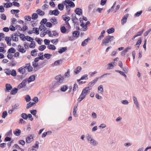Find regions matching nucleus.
Here are the masks:
<instances>
[{"mask_svg": "<svg viewBox=\"0 0 151 151\" xmlns=\"http://www.w3.org/2000/svg\"><path fill=\"white\" fill-rule=\"evenodd\" d=\"M37 52V50L36 49H34L32 50L31 52V54L32 56L35 57L37 56V54L36 53L35 54V53L36 52Z\"/></svg>", "mask_w": 151, "mask_h": 151, "instance_id": "ea45409f", "label": "nucleus"}, {"mask_svg": "<svg viewBox=\"0 0 151 151\" xmlns=\"http://www.w3.org/2000/svg\"><path fill=\"white\" fill-rule=\"evenodd\" d=\"M58 7L60 10H62L63 9L64 6L62 4H59L58 5Z\"/></svg>", "mask_w": 151, "mask_h": 151, "instance_id": "8fccbe9b", "label": "nucleus"}, {"mask_svg": "<svg viewBox=\"0 0 151 151\" xmlns=\"http://www.w3.org/2000/svg\"><path fill=\"white\" fill-rule=\"evenodd\" d=\"M25 99L27 102H28L31 100V98L29 95H27L25 97Z\"/></svg>", "mask_w": 151, "mask_h": 151, "instance_id": "6e6d98bb", "label": "nucleus"}, {"mask_svg": "<svg viewBox=\"0 0 151 151\" xmlns=\"http://www.w3.org/2000/svg\"><path fill=\"white\" fill-rule=\"evenodd\" d=\"M26 40L28 41L31 42L33 40V39L29 36H26Z\"/></svg>", "mask_w": 151, "mask_h": 151, "instance_id": "bf43d9fd", "label": "nucleus"}, {"mask_svg": "<svg viewBox=\"0 0 151 151\" xmlns=\"http://www.w3.org/2000/svg\"><path fill=\"white\" fill-rule=\"evenodd\" d=\"M39 144V143L38 142L36 141V143L35 144V145H33L32 147V148H37V149H38L39 148V145L38 144Z\"/></svg>", "mask_w": 151, "mask_h": 151, "instance_id": "0e129e2a", "label": "nucleus"}, {"mask_svg": "<svg viewBox=\"0 0 151 151\" xmlns=\"http://www.w3.org/2000/svg\"><path fill=\"white\" fill-rule=\"evenodd\" d=\"M114 39L115 38L113 36L108 35L102 40L101 45L102 46H109Z\"/></svg>", "mask_w": 151, "mask_h": 151, "instance_id": "f03ea898", "label": "nucleus"}, {"mask_svg": "<svg viewBox=\"0 0 151 151\" xmlns=\"http://www.w3.org/2000/svg\"><path fill=\"white\" fill-rule=\"evenodd\" d=\"M105 31L104 30H103L102 31L98 39V40H100L101 39L103 38L104 37V35L105 34Z\"/></svg>", "mask_w": 151, "mask_h": 151, "instance_id": "cd10ccee", "label": "nucleus"}, {"mask_svg": "<svg viewBox=\"0 0 151 151\" xmlns=\"http://www.w3.org/2000/svg\"><path fill=\"white\" fill-rule=\"evenodd\" d=\"M48 133H50V134H51L52 133V132L51 131H48L46 132H44L42 134V138L45 137L46 135Z\"/></svg>", "mask_w": 151, "mask_h": 151, "instance_id": "5fc2aeb1", "label": "nucleus"}, {"mask_svg": "<svg viewBox=\"0 0 151 151\" xmlns=\"http://www.w3.org/2000/svg\"><path fill=\"white\" fill-rule=\"evenodd\" d=\"M27 82V80L26 79L23 80L20 83L21 85L23 86V88H25L26 86Z\"/></svg>", "mask_w": 151, "mask_h": 151, "instance_id": "49530a36", "label": "nucleus"}, {"mask_svg": "<svg viewBox=\"0 0 151 151\" xmlns=\"http://www.w3.org/2000/svg\"><path fill=\"white\" fill-rule=\"evenodd\" d=\"M52 55L50 54L46 53L44 54V56L45 58H47V59H49L50 58Z\"/></svg>", "mask_w": 151, "mask_h": 151, "instance_id": "4d7b16f0", "label": "nucleus"}, {"mask_svg": "<svg viewBox=\"0 0 151 151\" xmlns=\"http://www.w3.org/2000/svg\"><path fill=\"white\" fill-rule=\"evenodd\" d=\"M67 47H62L58 50V52L59 53L61 54L63 52L66 51L67 50Z\"/></svg>", "mask_w": 151, "mask_h": 151, "instance_id": "c756f323", "label": "nucleus"}, {"mask_svg": "<svg viewBox=\"0 0 151 151\" xmlns=\"http://www.w3.org/2000/svg\"><path fill=\"white\" fill-rule=\"evenodd\" d=\"M46 48V46L45 45H42L38 47V49L39 50L41 51H43Z\"/></svg>", "mask_w": 151, "mask_h": 151, "instance_id": "58836bf2", "label": "nucleus"}, {"mask_svg": "<svg viewBox=\"0 0 151 151\" xmlns=\"http://www.w3.org/2000/svg\"><path fill=\"white\" fill-rule=\"evenodd\" d=\"M47 19L46 18H44L42 19V20L41 21L40 24L41 25H44L45 24H46V23L47 22Z\"/></svg>", "mask_w": 151, "mask_h": 151, "instance_id": "3c124183", "label": "nucleus"}, {"mask_svg": "<svg viewBox=\"0 0 151 151\" xmlns=\"http://www.w3.org/2000/svg\"><path fill=\"white\" fill-rule=\"evenodd\" d=\"M50 21L52 23L53 25H54L57 24L58 23L57 20L55 18V17H52V18L50 19Z\"/></svg>", "mask_w": 151, "mask_h": 151, "instance_id": "ddd939ff", "label": "nucleus"}, {"mask_svg": "<svg viewBox=\"0 0 151 151\" xmlns=\"http://www.w3.org/2000/svg\"><path fill=\"white\" fill-rule=\"evenodd\" d=\"M18 89L14 88L11 91V94L12 95H15L17 92Z\"/></svg>", "mask_w": 151, "mask_h": 151, "instance_id": "2f4dec72", "label": "nucleus"}, {"mask_svg": "<svg viewBox=\"0 0 151 151\" xmlns=\"http://www.w3.org/2000/svg\"><path fill=\"white\" fill-rule=\"evenodd\" d=\"M78 88V86L76 83H75L73 85V93L75 91H76Z\"/></svg>", "mask_w": 151, "mask_h": 151, "instance_id": "de8ad7c7", "label": "nucleus"}, {"mask_svg": "<svg viewBox=\"0 0 151 151\" xmlns=\"http://www.w3.org/2000/svg\"><path fill=\"white\" fill-rule=\"evenodd\" d=\"M71 16L72 18L71 20L73 23L75 22V20H78V19L76 17V14L74 13L72 14Z\"/></svg>", "mask_w": 151, "mask_h": 151, "instance_id": "a878e982", "label": "nucleus"}, {"mask_svg": "<svg viewBox=\"0 0 151 151\" xmlns=\"http://www.w3.org/2000/svg\"><path fill=\"white\" fill-rule=\"evenodd\" d=\"M31 42L29 45V47L30 48H34L35 47V42L34 41H31Z\"/></svg>", "mask_w": 151, "mask_h": 151, "instance_id": "37998d69", "label": "nucleus"}, {"mask_svg": "<svg viewBox=\"0 0 151 151\" xmlns=\"http://www.w3.org/2000/svg\"><path fill=\"white\" fill-rule=\"evenodd\" d=\"M21 117L24 119H27V114L26 113H23L21 114Z\"/></svg>", "mask_w": 151, "mask_h": 151, "instance_id": "864d4df0", "label": "nucleus"}, {"mask_svg": "<svg viewBox=\"0 0 151 151\" xmlns=\"http://www.w3.org/2000/svg\"><path fill=\"white\" fill-rule=\"evenodd\" d=\"M87 89H88L86 87L83 89L82 93L81 94V95H83L86 97L88 91V90Z\"/></svg>", "mask_w": 151, "mask_h": 151, "instance_id": "9b49d317", "label": "nucleus"}, {"mask_svg": "<svg viewBox=\"0 0 151 151\" xmlns=\"http://www.w3.org/2000/svg\"><path fill=\"white\" fill-rule=\"evenodd\" d=\"M12 76H15L17 75L16 72L14 70H13L12 71V73H11Z\"/></svg>", "mask_w": 151, "mask_h": 151, "instance_id": "e2e57ef3", "label": "nucleus"}, {"mask_svg": "<svg viewBox=\"0 0 151 151\" xmlns=\"http://www.w3.org/2000/svg\"><path fill=\"white\" fill-rule=\"evenodd\" d=\"M90 143L94 146L98 144V142L94 139H93L91 142H90Z\"/></svg>", "mask_w": 151, "mask_h": 151, "instance_id": "79ce46f5", "label": "nucleus"}, {"mask_svg": "<svg viewBox=\"0 0 151 151\" xmlns=\"http://www.w3.org/2000/svg\"><path fill=\"white\" fill-rule=\"evenodd\" d=\"M122 70L124 72V73H127L128 72V68L127 66H126L122 68Z\"/></svg>", "mask_w": 151, "mask_h": 151, "instance_id": "603ef678", "label": "nucleus"}, {"mask_svg": "<svg viewBox=\"0 0 151 151\" xmlns=\"http://www.w3.org/2000/svg\"><path fill=\"white\" fill-rule=\"evenodd\" d=\"M142 42V39L141 37H139L137 41L135 46H137V49L136 48V49H138L139 47V46L141 44Z\"/></svg>", "mask_w": 151, "mask_h": 151, "instance_id": "f8f14e48", "label": "nucleus"}, {"mask_svg": "<svg viewBox=\"0 0 151 151\" xmlns=\"http://www.w3.org/2000/svg\"><path fill=\"white\" fill-rule=\"evenodd\" d=\"M38 17V15L37 14L34 13L32 16V18L33 20H35Z\"/></svg>", "mask_w": 151, "mask_h": 151, "instance_id": "4c0bfd02", "label": "nucleus"}, {"mask_svg": "<svg viewBox=\"0 0 151 151\" xmlns=\"http://www.w3.org/2000/svg\"><path fill=\"white\" fill-rule=\"evenodd\" d=\"M18 47L19 48L18 50L19 51V52L23 53L25 52L26 50H24L23 47L22 48H21L22 47V46L20 45H18Z\"/></svg>", "mask_w": 151, "mask_h": 151, "instance_id": "5701e85b", "label": "nucleus"}, {"mask_svg": "<svg viewBox=\"0 0 151 151\" xmlns=\"http://www.w3.org/2000/svg\"><path fill=\"white\" fill-rule=\"evenodd\" d=\"M77 107V105H76L74 107L73 111V115L75 117H77L78 116V115L76 114V110Z\"/></svg>", "mask_w": 151, "mask_h": 151, "instance_id": "f3484780", "label": "nucleus"}, {"mask_svg": "<svg viewBox=\"0 0 151 151\" xmlns=\"http://www.w3.org/2000/svg\"><path fill=\"white\" fill-rule=\"evenodd\" d=\"M60 30L63 33H65L67 31V29L64 26H63L60 28Z\"/></svg>", "mask_w": 151, "mask_h": 151, "instance_id": "a19ab883", "label": "nucleus"}, {"mask_svg": "<svg viewBox=\"0 0 151 151\" xmlns=\"http://www.w3.org/2000/svg\"><path fill=\"white\" fill-rule=\"evenodd\" d=\"M98 90L99 93L102 94L104 91L103 86L102 85L99 86L98 87Z\"/></svg>", "mask_w": 151, "mask_h": 151, "instance_id": "4be33fe9", "label": "nucleus"}, {"mask_svg": "<svg viewBox=\"0 0 151 151\" xmlns=\"http://www.w3.org/2000/svg\"><path fill=\"white\" fill-rule=\"evenodd\" d=\"M5 91H9L12 88V87L11 85L9 84H6V85Z\"/></svg>", "mask_w": 151, "mask_h": 151, "instance_id": "2eb2a0df", "label": "nucleus"}, {"mask_svg": "<svg viewBox=\"0 0 151 151\" xmlns=\"http://www.w3.org/2000/svg\"><path fill=\"white\" fill-rule=\"evenodd\" d=\"M142 13V10L137 12L134 15V16L135 17H138L141 15V14Z\"/></svg>", "mask_w": 151, "mask_h": 151, "instance_id": "a18cd8bd", "label": "nucleus"}, {"mask_svg": "<svg viewBox=\"0 0 151 151\" xmlns=\"http://www.w3.org/2000/svg\"><path fill=\"white\" fill-rule=\"evenodd\" d=\"M78 15H82L83 14V12L82 9L80 8H77L74 11Z\"/></svg>", "mask_w": 151, "mask_h": 151, "instance_id": "0eeeda50", "label": "nucleus"}, {"mask_svg": "<svg viewBox=\"0 0 151 151\" xmlns=\"http://www.w3.org/2000/svg\"><path fill=\"white\" fill-rule=\"evenodd\" d=\"M44 41L45 45H48L50 43V41L49 40L47 39H45Z\"/></svg>", "mask_w": 151, "mask_h": 151, "instance_id": "338daca9", "label": "nucleus"}, {"mask_svg": "<svg viewBox=\"0 0 151 151\" xmlns=\"http://www.w3.org/2000/svg\"><path fill=\"white\" fill-rule=\"evenodd\" d=\"M60 13L59 11L57 9H55V10L52 11L50 10L49 11V14L50 15H54L55 16H58Z\"/></svg>", "mask_w": 151, "mask_h": 151, "instance_id": "20e7f679", "label": "nucleus"}, {"mask_svg": "<svg viewBox=\"0 0 151 151\" xmlns=\"http://www.w3.org/2000/svg\"><path fill=\"white\" fill-rule=\"evenodd\" d=\"M33 140V137L32 135H30V136H28L26 138V141L28 143H30Z\"/></svg>", "mask_w": 151, "mask_h": 151, "instance_id": "9d476101", "label": "nucleus"}, {"mask_svg": "<svg viewBox=\"0 0 151 151\" xmlns=\"http://www.w3.org/2000/svg\"><path fill=\"white\" fill-rule=\"evenodd\" d=\"M80 34V32L78 31H75L73 32V36L75 37H78Z\"/></svg>", "mask_w": 151, "mask_h": 151, "instance_id": "f704fd0d", "label": "nucleus"}, {"mask_svg": "<svg viewBox=\"0 0 151 151\" xmlns=\"http://www.w3.org/2000/svg\"><path fill=\"white\" fill-rule=\"evenodd\" d=\"M30 63H28L26 64V66L25 67H26V68L27 69L29 72H32L33 70L32 67L30 65Z\"/></svg>", "mask_w": 151, "mask_h": 151, "instance_id": "6e6552de", "label": "nucleus"}, {"mask_svg": "<svg viewBox=\"0 0 151 151\" xmlns=\"http://www.w3.org/2000/svg\"><path fill=\"white\" fill-rule=\"evenodd\" d=\"M13 5L15 6H17V7H19L20 6V5L16 1H13L12 2Z\"/></svg>", "mask_w": 151, "mask_h": 151, "instance_id": "69168bd1", "label": "nucleus"}, {"mask_svg": "<svg viewBox=\"0 0 151 151\" xmlns=\"http://www.w3.org/2000/svg\"><path fill=\"white\" fill-rule=\"evenodd\" d=\"M145 31V29H143L141 31H140L135 35L136 36L138 37L141 36L143 32Z\"/></svg>", "mask_w": 151, "mask_h": 151, "instance_id": "c03bdc74", "label": "nucleus"}, {"mask_svg": "<svg viewBox=\"0 0 151 151\" xmlns=\"http://www.w3.org/2000/svg\"><path fill=\"white\" fill-rule=\"evenodd\" d=\"M99 78V77H97L94 80H93L91 82L89 83L88 84V86L87 87L88 88H89L90 87L92 86L96 82L98 81Z\"/></svg>", "mask_w": 151, "mask_h": 151, "instance_id": "7ed1b4c3", "label": "nucleus"}, {"mask_svg": "<svg viewBox=\"0 0 151 151\" xmlns=\"http://www.w3.org/2000/svg\"><path fill=\"white\" fill-rule=\"evenodd\" d=\"M114 63H115L114 62H112L111 63H108L107 64V65L108 66L107 67V69H113L114 67V65H113V64H114Z\"/></svg>", "mask_w": 151, "mask_h": 151, "instance_id": "6ab92c4d", "label": "nucleus"}, {"mask_svg": "<svg viewBox=\"0 0 151 151\" xmlns=\"http://www.w3.org/2000/svg\"><path fill=\"white\" fill-rule=\"evenodd\" d=\"M21 133V131L20 129H17L15 132H14V134L16 136H19Z\"/></svg>", "mask_w": 151, "mask_h": 151, "instance_id": "412c9836", "label": "nucleus"}, {"mask_svg": "<svg viewBox=\"0 0 151 151\" xmlns=\"http://www.w3.org/2000/svg\"><path fill=\"white\" fill-rule=\"evenodd\" d=\"M20 38L23 41H24L26 40V38L25 37V35L23 34H20L19 35Z\"/></svg>", "mask_w": 151, "mask_h": 151, "instance_id": "09e8293b", "label": "nucleus"}, {"mask_svg": "<svg viewBox=\"0 0 151 151\" xmlns=\"http://www.w3.org/2000/svg\"><path fill=\"white\" fill-rule=\"evenodd\" d=\"M5 40L8 45L10 46L11 45V43L10 42L11 39L10 37H5Z\"/></svg>", "mask_w": 151, "mask_h": 151, "instance_id": "a211bd4d", "label": "nucleus"}, {"mask_svg": "<svg viewBox=\"0 0 151 151\" xmlns=\"http://www.w3.org/2000/svg\"><path fill=\"white\" fill-rule=\"evenodd\" d=\"M16 52L15 49L13 47H12L9 49L7 52V53H14Z\"/></svg>", "mask_w": 151, "mask_h": 151, "instance_id": "393cba45", "label": "nucleus"}, {"mask_svg": "<svg viewBox=\"0 0 151 151\" xmlns=\"http://www.w3.org/2000/svg\"><path fill=\"white\" fill-rule=\"evenodd\" d=\"M35 104V103L33 102H30L28 103L27 104L26 107L27 109H28L30 108L31 107L33 106Z\"/></svg>", "mask_w": 151, "mask_h": 151, "instance_id": "72a5a7b5", "label": "nucleus"}, {"mask_svg": "<svg viewBox=\"0 0 151 151\" xmlns=\"http://www.w3.org/2000/svg\"><path fill=\"white\" fill-rule=\"evenodd\" d=\"M1 19L4 20H6V15L4 14H1Z\"/></svg>", "mask_w": 151, "mask_h": 151, "instance_id": "680f3d73", "label": "nucleus"}, {"mask_svg": "<svg viewBox=\"0 0 151 151\" xmlns=\"http://www.w3.org/2000/svg\"><path fill=\"white\" fill-rule=\"evenodd\" d=\"M7 112L6 111H4L3 112L1 117L3 118H5L7 116Z\"/></svg>", "mask_w": 151, "mask_h": 151, "instance_id": "13d9d810", "label": "nucleus"}, {"mask_svg": "<svg viewBox=\"0 0 151 151\" xmlns=\"http://www.w3.org/2000/svg\"><path fill=\"white\" fill-rule=\"evenodd\" d=\"M81 68L80 66L78 67L74 71L75 74H78L81 71Z\"/></svg>", "mask_w": 151, "mask_h": 151, "instance_id": "aec40b11", "label": "nucleus"}, {"mask_svg": "<svg viewBox=\"0 0 151 151\" xmlns=\"http://www.w3.org/2000/svg\"><path fill=\"white\" fill-rule=\"evenodd\" d=\"M25 68L26 67H25V66H22L18 69V71L21 73L24 74L25 73L26 71Z\"/></svg>", "mask_w": 151, "mask_h": 151, "instance_id": "1a4fd4ad", "label": "nucleus"}, {"mask_svg": "<svg viewBox=\"0 0 151 151\" xmlns=\"http://www.w3.org/2000/svg\"><path fill=\"white\" fill-rule=\"evenodd\" d=\"M115 31L113 27L108 29L107 30V32L108 34L113 33Z\"/></svg>", "mask_w": 151, "mask_h": 151, "instance_id": "473e14b6", "label": "nucleus"}, {"mask_svg": "<svg viewBox=\"0 0 151 151\" xmlns=\"http://www.w3.org/2000/svg\"><path fill=\"white\" fill-rule=\"evenodd\" d=\"M37 14L40 16H43L45 14V13L44 12L42 11L40 9H38L36 11Z\"/></svg>", "mask_w": 151, "mask_h": 151, "instance_id": "c9c22d12", "label": "nucleus"}, {"mask_svg": "<svg viewBox=\"0 0 151 151\" xmlns=\"http://www.w3.org/2000/svg\"><path fill=\"white\" fill-rule=\"evenodd\" d=\"M17 26L18 27H19V29L21 31H25L28 29V27L26 26H24L23 27V29H22L21 27L19 25H16V27H17Z\"/></svg>", "mask_w": 151, "mask_h": 151, "instance_id": "b1692460", "label": "nucleus"}, {"mask_svg": "<svg viewBox=\"0 0 151 151\" xmlns=\"http://www.w3.org/2000/svg\"><path fill=\"white\" fill-rule=\"evenodd\" d=\"M61 62V63L63 62V60H58L55 61L53 64H52V66H56L58 65H59L60 63Z\"/></svg>", "mask_w": 151, "mask_h": 151, "instance_id": "bb28decb", "label": "nucleus"}, {"mask_svg": "<svg viewBox=\"0 0 151 151\" xmlns=\"http://www.w3.org/2000/svg\"><path fill=\"white\" fill-rule=\"evenodd\" d=\"M129 16V14H127L123 17L121 20V23L123 25L127 22V19Z\"/></svg>", "mask_w": 151, "mask_h": 151, "instance_id": "39448f33", "label": "nucleus"}, {"mask_svg": "<svg viewBox=\"0 0 151 151\" xmlns=\"http://www.w3.org/2000/svg\"><path fill=\"white\" fill-rule=\"evenodd\" d=\"M68 86L66 85H63L62 86L60 89V90L61 91L65 92L68 89Z\"/></svg>", "mask_w": 151, "mask_h": 151, "instance_id": "c85d7f7f", "label": "nucleus"}, {"mask_svg": "<svg viewBox=\"0 0 151 151\" xmlns=\"http://www.w3.org/2000/svg\"><path fill=\"white\" fill-rule=\"evenodd\" d=\"M68 5L69 6L73 7L75 6V4L74 3V2L72 1H71L70 2V3L68 4Z\"/></svg>", "mask_w": 151, "mask_h": 151, "instance_id": "774afa93", "label": "nucleus"}, {"mask_svg": "<svg viewBox=\"0 0 151 151\" xmlns=\"http://www.w3.org/2000/svg\"><path fill=\"white\" fill-rule=\"evenodd\" d=\"M133 99L134 101V103L135 104L136 108L139 109V105L138 101L137 98L134 96L133 97Z\"/></svg>", "mask_w": 151, "mask_h": 151, "instance_id": "423d86ee", "label": "nucleus"}, {"mask_svg": "<svg viewBox=\"0 0 151 151\" xmlns=\"http://www.w3.org/2000/svg\"><path fill=\"white\" fill-rule=\"evenodd\" d=\"M33 33L37 35L39 34V29L37 27H33V28L32 31H34Z\"/></svg>", "mask_w": 151, "mask_h": 151, "instance_id": "7c9ffc66", "label": "nucleus"}, {"mask_svg": "<svg viewBox=\"0 0 151 151\" xmlns=\"http://www.w3.org/2000/svg\"><path fill=\"white\" fill-rule=\"evenodd\" d=\"M90 40V39L89 37H88L87 39L85 40L82 42L81 43V45L83 46H84L86 45L87 43H88V41Z\"/></svg>", "mask_w": 151, "mask_h": 151, "instance_id": "dca6fc26", "label": "nucleus"}, {"mask_svg": "<svg viewBox=\"0 0 151 151\" xmlns=\"http://www.w3.org/2000/svg\"><path fill=\"white\" fill-rule=\"evenodd\" d=\"M19 104H16L12 106V109L14 110L18 109L19 108Z\"/></svg>", "mask_w": 151, "mask_h": 151, "instance_id": "e433bc0d", "label": "nucleus"}, {"mask_svg": "<svg viewBox=\"0 0 151 151\" xmlns=\"http://www.w3.org/2000/svg\"><path fill=\"white\" fill-rule=\"evenodd\" d=\"M35 76L34 75H32L30 76L28 79V82L29 83L35 80Z\"/></svg>", "mask_w": 151, "mask_h": 151, "instance_id": "4468645a", "label": "nucleus"}, {"mask_svg": "<svg viewBox=\"0 0 151 151\" xmlns=\"http://www.w3.org/2000/svg\"><path fill=\"white\" fill-rule=\"evenodd\" d=\"M56 81H54L52 83V89H54L60 85L63 82L64 77L61 75L56 76L55 78Z\"/></svg>", "mask_w": 151, "mask_h": 151, "instance_id": "f257e3e1", "label": "nucleus"}, {"mask_svg": "<svg viewBox=\"0 0 151 151\" xmlns=\"http://www.w3.org/2000/svg\"><path fill=\"white\" fill-rule=\"evenodd\" d=\"M88 75L87 74H85L83 75L81 78V80H83L84 79L86 80L88 79Z\"/></svg>", "mask_w": 151, "mask_h": 151, "instance_id": "052dcab7", "label": "nucleus"}]
</instances>
